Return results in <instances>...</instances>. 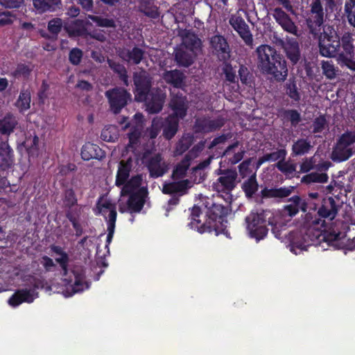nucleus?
I'll return each mask as SVG.
<instances>
[{"mask_svg":"<svg viewBox=\"0 0 355 355\" xmlns=\"http://www.w3.org/2000/svg\"><path fill=\"white\" fill-rule=\"evenodd\" d=\"M204 204L207 209L205 221L202 222L200 219L202 214L200 207L194 205L191 209V221L188 223V226L200 234L214 232L216 236L222 234L230 237V233L227 230V216L231 211L230 207L214 202L212 199L209 198Z\"/></svg>","mask_w":355,"mask_h":355,"instance_id":"obj_1","label":"nucleus"},{"mask_svg":"<svg viewBox=\"0 0 355 355\" xmlns=\"http://www.w3.org/2000/svg\"><path fill=\"white\" fill-rule=\"evenodd\" d=\"M259 67L263 73L271 76L277 82H283L288 76L287 63L284 57L269 45H261L257 49Z\"/></svg>","mask_w":355,"mask_h":355,"instance_id":"obj_2","label":"nucleus"},{"mask_svg":"<svg viewBox=\"0 0 355 355\" xmlns=\"http://www.w3.org/2000/svg\"><path fill=\"white\" fill-rule=\"evenodd\" d=\"M326 242L328 245H334V243L338 242L340 239L339 233H327L321 234L318 230L313 231L311 228H309L305 232L302 230L293 231L289 234L290 244L293 250L297 248L301 250H306L309 246L315 245V242L320 239Z\"/></svg>","mask_w":355,"mask_h":355,"instance_id":"obj_3","label":"nucleus"},{"mask_svg":"<svg viewBox=\"0 0 355 355\" xmlns=\"http://www.w3.org/2000/svg\"><path fill=\"white\" fill-rule=\"evenodd\" d=\"M333 197L323 198L317 214L308 212L305 215V223L309 226L324 227V219L333 220L337 216L340 205Z\"/></svg>","mask_w":355,"mask_h":355,"instance_id":"obj_4","label":"nucleus"},{"mask_svg":"<svg viewBox=\"0 0 355 355\" xmlns=\"http://www.w3.org/2000/svg\"><path fill=\"white\" fill-rule=\"evenodd\" d=\"M318 46L320 54L326 58H337L340 51V33L334 26L323 27V31L319 33Z\"/></svg>","mask_w":355,"mask_h":355,"instance_id":"obj_5","label":"nucleus"},{"mask_svg":"<svg viewBox=\"0 0 355 355\" xmlns=\"http://www.w3.org/2000/svg\"><path fill=\"white\" fill-rule=\"evenodd\" d=\"M354 35L349 31L340 33V51L337 54L336 60L341 67L355 71Z\"/></svg>","mask_w":355,"mask_h":355,"instance_id":"obj_6","label":"nucleus"},{"mask_svg":"<svg viewBox=\"0 0 355 355\" xmlns=\"http://www.w3.org/2000/svg\"><path fill=\"white\" fill-rule=\"evenodd\" d=\"M268 211L261 210L260 212L252 211L245 218L246 228L250 238L257 241L263 239L268 234L267 225L270 224L267 220Z\"/></svg>","mask_w":355,"mask_h":355,"instance_id":"obj_7","label":"nucleus"},{"mask_svg":"<svg viewBox=\"0 0 355 355\" xmlns=\"http://www.w3.org/2000/svg\"><path fill=\"white\" fill-rule=\"evenodd\" d=\"M135 95V101L143 103L147 99L149 94L153 91V78L144 69L133 73L132 76Z\"/></svg>","mask_w":355,"mask_h":355,"instance_id":"obj_8","label":"nucleus"},{"mask_svg":"<svg viewBox=\"0 0 355 355\" xmlns=\"http://www.w3.org/2000/svg\"><path fill=\"white\" fill-rule=\"evenodd\" d=\"M105 96L107 99L110 110L114 114H119L132 101V94L121 87H115L107 90Z\"/></svg>","mask_w":355,"mask_h":355,"instance_id":"obj_9","label":"nucleus"},{"mask_svg":"<svg viewBox=\"0 0 355 355\" xmlns=\"http://www.w3.org/2000/svg\"><path fill=\"white\" fill-rule=\"evenodd\" d=\"M309 16L306 23L309 33L315 36L319 35L324 22V12L322 0H311Z\"/></svg>","mask_w":355,"mask_h":355,"instance_id":"obj_10","label":"nucleus"},{"mask_svg":"<svg viewBox=\"0 0 355 355\" xmlns=\"http://www.w3.org/2000/svg\"><path fill=\"white\" fill-rule=\"evenodd\" d=\"M216 173L219 176L213 183V189L218 193L230 194L236 186L237 172L235 169L216 170Z\"/></svg>","mask_w":355,"mask_h":355,"instance_id":"obj_11","label":"nucleus"},{"mask_svg":"<svg viewBox=\"0 0 355 355\" xmlns=\"http://www.w3.org/2000/svg\"><path fill=\"white\" fill-rule=\"evenodd\" d=\"M150 153L149 150H146L141 154V160L146 164L150 178L155 179L162 177L168 170V164L163 161L162 156L159 153L148 158Z\"/></svg>","mask_w":355,"mask_h":355,"instance_id":"obj_12","label":"nucleus"},{"mask_svg":"<svg viewBox=\"0 0 355 355\" xmlns=\"http://www.w3.org/2000/svg\"><path fill=\"white\" fill-rule=\"evenodd\" d=\"M354 143L355 132L347 131L343 133L338 139L334 150L335 159L339 162L347 160L353 155V150L349 146Z\"/></svg>","mask_w":355,"mask_h":355,"instance_id":"obj_13","label":"nucleus"},{"mask_svg":"<svg viewBox=\"0 0 355 355\" xmlns=\"http://www.w3.org/2000/svg\"><path fill=\"white\" fill-rule=\"evenodd\" d=\"M166 95L161 88L154 87L144 102L146 103V110L150 114H157L162 110Z\"/></svg>","mask_w":355,"mask_h":355,"instance_id":"obj_14","label":"nucleus"},{"mask_svg":"<svg viewBox=\"0 0 355 355\" xmlns=\"http://www.w3.org/2000/svg\"><path fill=\"white\" fill-rule=\"evenodd\" d=\"M127 207L128 211L132 213H139L146 201L148 196V190L147 187H141L135 193L128 195Z\"/></svg>","mask_w":355,"mask_h":355,"instance_id":"obj_15","label":"nucleus"},{"mask_svg":"<svg viewBox=\"0 0 355 355\" xmlns=\"http://www.w3.org/2000/svg\"><path fill=\"white\" fill-rule=\"evenodd\" d=\"M213 54L220 61H226L230 57V49L226 39L222 35H214L210 40Z\"/></svg>","mask_w":355,"mask_h":355,"instance_id":"obj_16","label":"nucleus"},{"mask_svg":"<svg viewBox=\"0 0 355 355\" xmlns=\"http://www.w3.org/2000/svg\"><path fill=\"white\" fill-rule=\"evenodd\" d=\"M224 124L225 121L222 118L216 119L198 118L195 121L194 130L196 133H209L219 130Z\"/></svg>","mask_w":355,"mask_h":355,"instance_id":"obj_17","label":"nucleus"},{"mask_svg":"<svg viewBox=\"0 0 355 355\" xmlns=\"http://www.w3.org/2000/svg\"><path fill=\"white\" fill-rule=\"evenodd\" d=\"M271 15L282 29L289 33L296 34L297 28L291 17L281 8L271 9Z\"/></svg>","mask_w":355,"mask_h":355,"instance_id":"obj_18","label":"nucleus"},{"mask_svg":"<svg viewBox=\"0 0 355 355\" xmlns=\"http://www.w3.org/2000/svg\"><path fill=\"white\" fill-rule=\"evenodd\" d=\"M169 107L173 112L169 114L170 116L183 119L186 116L189 109V102L187 96L182 94H176L171 98Z\"/></svg>","mask_w":355,"mask_h":355,"instance_id":"obj_19","label":"nucleus"},{"mask_svg":"<svg viewBox=\"0 0 355 355\" xmlns=\"http://www.w3.org/2000/svg\"><path fill=\"white\" fill-rule=\"evenodd\" d=\"M229 22L247 45L252 44V35L250 33L248 25L242 17L233 16L230 19Z\"/></svg>","mask_w":355,"mask_h":355,"instance_id":"obj_20","label":"nucleus"},{"mask_svg":"<svg viewBox=\"0 0 355 355\" xmlns=\"http://www.w3.org/2000/svg\"><path fill=\"white\" fill-rule=\"evenodd\" d=\"M192 187L191 182L188 180H180L178 181H173L168 183H165L163 185L162 192L164 194H175L180 193L183 196L187 193L188 189Z\"/></svg>","mask_w":355,"mask_h":355,"instance_id":"obj_21","label":"nucleus"},{"mask_svg":"<svg viewBox=\"0 0 355 355\" xmlns=\"http://www.w3.org/2000/svg\"><path fill=\"white\" fill-rule=\"evenodd\" d=\"M120 58L130 64L138 65L145 58V51L137 46L132 49H123L119 53Z\"/></svg>","mask_w":355,"mask_h":355,"instance_id":"obj_22","label":"nucleus"},{"mask_svg":"<svg viewBox=\"0 0 355 355\" xmlns=\"http://www.w3.org/2000/svg\"><path fill=\"white\" fill-rule=\"evenodd\" d=\"M282 46L287 58L293 65L296 64L301 59L299 42L295 38H289L283 43Z\"/></svg>","mask_w":355,"mask_h":355,"instance_id":"obj_23","label":"nucleus"},{"mask_svg":"<svg viewBox=\"0 0 355 355\" xmlns=\"http://www.w3.org/2000/svg\"><path fill=\"white\" fill-rule=\"evenodd\" d=\"M184 46H177L174 49V60L180 67H189L194 62L196 54Z\"/></svg>","mask_w":355,"mask_h":355,"instance_id":"obj_24","label":"nucleus"},{"mask_svg":"<svg viewBox=\"0 0 355 355\" xmlns=\"http://www.w3.org/2000/svg\"><path fill=\"white\" fill-rule=\"evenodd\" d=\"M33 292L27 288L17 290L8 299V304L17 307L24 302L32 303L35 300Z\"/></svg>","mask_w":355,"mask_h":355,"instance_id":"obj_25","label":"nucleus"},{"mask_svg":"<svg viewBox=\"0 0 355 355\" xmlns=\"http://www.w3.org/2000/svg\"><path fill=\"white\" fill-rule=\"evenodd\" d=\"M81 157L85 161L96 159L101 160L105 156V153L98 145L87 142L81 148Z\"/></svg>","mask_w":355,"mask_h":355,"instance_id":"obj_26","label":"nucleus"},{"mask_svg":"<svg viewBox=\"0 0 355 355\" xmlns=\"http://www.w3.org/2000/svg\"><path fill=\"white\" fill-rule=\"evenodd\" d=\"M132 168V159L129 157L127 160L119 162L118 170L116 175L115 184L121 187L129 179L130 173Z\"/></svg>","mask_w":355,"mask_h":355,"instance_id":"obj_27","label":"nucleus"},{"mask_svg":"<svg viewBox=\"0 0 355 355\" xmlns=\"http://www.w3.org/2000/svg\"><path fill=\"white\" fill-rule=\"evenodd\" d=\"M14 162L13 150L6 142L0 144V170L6 171Z\"/></svg>","mask_w":355,"mask_h":355,"instance_id":"obj_28","label":"nucleus"},{"mask_svg":"<svg viewBox=\"0 0 355 355\" xmlns=\"http://www.w3.org/2000/svg\"><path fill=\"white\" fill-rule=\"evenodd\" d=\"M191 155H190V153H189L186 154L182 159L176 164L171 174V178L173 180H181L186 177L191 165Z\"/></svg>","mask_w":355,"mask_h":355,"instance_id":"obj_29","label":"nucleus"},{"mask_svg":"<svg viewBox=\"0 0 355 355\" xmlns=\"http://www.w3.org/2000/svg\"><path fill=\"white\" fill-rule=\"evenodd\" d=\"M288 201L292 203L284 206V211L288 216H295L300 209L304 212L306 211L307 203L300 196H293L288 199Z\"/></svg>","mask_w":355,"mask_h":355,"instance_id":"obj_30","label":"nucleus"},{"mask_svg":"<svg viewBox=\"0 0 355 355\" xmlns=\"http://www.w3.org/2000/svg\"><path fill=\"white\" fill-rule=\"evenodd\" d=\"M180 46H184L185 49L195 53V51L201 48V40L196 34L190 31H187L182 36V43Z\"/></svg>","mask_w":355,"mask_h":355,"instance_id":"obj_31","label":"nucleus"},{"mask_svg":"<svg viewBox=\"0 0 355 355\" xmlns=\"http://www.w3.org/2000/svg\"><path fill=\"white\" fill-rule=\"evenodd\" d=\"M180 120V119L170 115L166 118L164 124H162V135L166 139L171 140L175 137L178 131Z\"/></svg>","mask_w":355,"mask_h":355,"instance_id":"obj_32","label":"nucleus"},{"mask_svg":"<svg viewBox=\"0 0 355 355\" xmlns=\"http://www.w3.org/2000/svg\"><path fill=\"white\" fill-rule=\"evenodd\" d=\"M185 76L178 69L166 71L163 73L164 81L175 88H181L184 85Z\"/></svg>","mask_w":355,"mask_h":355,"instance_id":"obj_33","label":"nucleus"},{"mask_svg":"<svg viewBox=\"0 0 355 355\" xmlns=\"http://www.w3.org/2000/svg\"><path fill=\"white\" fill-rule=\"evenodd\" d=\"M33 6L38 13L54 12L61 6V0H33Z\"/></svg>","mask_w":355,"mask_h":355,"instance_id":"obj_34","label":"nucleus"},{"mask_svg":"<svg viewBox=\"0 0 355 355\" xmlns=\"http://www.w3.org/2000/svg\"><path fill=\"white\" fill-rule=\"evenodd\" d=\"M65 30L69 37H84L87 35L85 21L80 19H76L66 26Z\"/></svg>","mask_w":355,"mask_h":355,"instance_id":"obj_35","label":"nucleus"},{"mask_svg":"<svg viewBox=\"0 0 355 355\" xmlns=\"http://www.w3.org/2000/svg\"><path fill=\"white\" fill-rule=\"evenodd\" d=\"M142 180V175L140 174L132 176L122 185L123 187L121 189V195L125 196L131 193H135L137 189L141 188Z\"/></svg>","mask_w":355,"mask_h":355,"instance_id":"obj_36","label":"nucleus"},{"mask_svg":"<svg viewBox=\"0 0 355 355\" xmlns=\"http://www.w3.org/2000/svg\"><path fill=\"white\" fill-rule=\"evenodd\" d=\"M312 148L310 141L306 139H298L297 141L293 142L292 145V156H301L304 155L309 152Z\"/></svg>","mask_w":355,"mask_h":355,"instance_id":"obj_37","label":"nucleus"},{"mask_svg":"<svg viewBox=\"0 0 355 355\" xmlns=\"http://www.w3.org/2000/svg\"><path fill=\"white\" fill-rule=\"evenodd\" d=\"M17 124L16 118L10 114L6 115L0 120V133L3 135H9L13 132Z\"/></svg>","mask_w":355,"mask_h":355,"instance_id":"obj_38","label":"nucleus"},{"mask_svg":"<svg viewBox=\"0 0 355 355\" xmlns=\"http://www.w3.org/2000/svg\"><path fill=\"white\" fill-rule=\"evenodd\" d=\"M277 168L281 171L288 179H291L294 177H299L300 172L296 171V165L291 164L288 162L279 161L276 164Z\"/></svg>","mask_w":355,"mask_h":355,"instance_id":"obj_39","label":"nucleus"},{"mask_svg":"<svg viewBox=\"0 0 355 355\" xmlns=\"http://www.w3.org/2000/svg\"><path fill=\"white\" fill-rule=\"evenodd\" d=\"M109 65L112 70L117 74L119 80L122 82L123 85L125 87H128L130 85L129 76L128 75V71L125 66L120 64L119 62H110Z\"/></svg>","mask_w":355,"mask_h":355,"instance_id":"obj_40","label":"nucleus"},{"mask_svg":"<svg viewBox=\"0 0 355 355\" xmlns=\"http://www.w3.org/2000/svg\"><path fill=\"white\" fill-rule=\"evenodd\" d=\"M31 101L30 91L28 89H21L15 103V105L20 112H23L30 108Z\"/></svg>","mask_w":355,"mask_h":355,"instance_id":"obj_41","label":"nucleus"},{"mask_svg":"<svg viewBox=\"0 0 355 355\" xmlns=\"http://www.w3.org/2000/svg\"><path fill=\"white\" fill-rule=\"evenodd\" d=\"M258 188L259 184L255 174L251 175L242 185V189L248 198H252L257 191Z\"/></svg>","mask_w":355,"mask_h":355,"instance_id":"obj_42","label":"nucleus"},{"mask_svg":"<svg viewBox=\"0 0 355 355\" xmlns=\"http://www.w3.org/2000/svg\"><path fill=\"white\" fill-rule=\"evenodd\" d=\"M328 180L329 176L327 173L313 172L304 175L301 179V182L309 184L311 183H326L328 182Z\"/></svg>","mask_w":355,"mask_h":355,"instance_id":"obj_43","label":"nucleus"},{"mask_svg":"<svg viewBox=\"0 0 355 355\" xmlns=\"http://www.w3.org/2000/svg\"><path fill=\"white\" fill-rule=\"evenodd\" d=\"M280 116L284 120L289 121L293 127L297 126L302 121L301 114L297 110L283 109L280 112Z\"/></svg>","mask_w":355,"mask_h":355,"instance_id":"obj_44","label":"nucleus"},{"mask_svg":"<svg viewBox=\"0 0 355 355\" xmlns=\"http://www.w3.org/2000/svg\"><path fill=\"white\" fill-rule=\"evenodd\" d=\"M63 207L71 208L78 206V199L74 190L72 188L66 189L63 192Z\"/></svg>","mask_w":355,"mask_h":355,"instance_id":"obj_45","label":"nucleus"},{"mask_svg":"<svg viewBox=\"0 0 355 355\" xmlns=\"http://www.w3.org/2000/svg\"><path fill=\"white\" fill-rule=\"evenodd\" d=\"M32 71L33 68L29 65L24 63H19L11 74L15 78H23L24 79L27 80L31 76Z\"/></svg>","mask_w":355,"mask_h":355,"instance_id":"obj_46","label":"nucleus"},{"mask_svg":"<svg viewBox=\"0 0 355 355\" xmlns=\"http://www.w3.org/2000/svg\"><path fill=\"white\" fill-rule=\"evenodd\" d=\"M238 72L241 83L250 87H252L254 78L248 67L245 65H241Z\"/></svg>","mask_w":355,"mask_h":355,"instance_id":"obj_47","label":"nucleus"},{"mask_svg":"<svg viewBox=\"0 0 355 355\" xmlns=\"http://www.w3.org/2000/svg\"><path fill=\"white\" fill-rule=\"evenodd\" d=\"M344 10L348 23L355 27V0H345Z\"/></svg>","mask_w":355,"mask_h":355,"instance_id":"obj_48","label":"nucleus"},{"mask_svg":"<svg viewBox=\"0 0 355 355\" xmlns=\"http://www.w3.org/2000/svg\"><path fill=\"white\" fill-rule=\"evenodd\" d=\"M141 135V130L137 126H132L130 128L128 133L129 139L128 146L133 148L139 143V139Z\"/></svg>","mask_w":355,"mask_h":355,"instance_id":"obj_49","label":"nucleus"},{"mask_svg":"<svg viewBox=\"0 0 355 355\" xmlns=\"http://www.w3.org/2000/svg\"><path fill=\"white\" fill-rule=\"evenodd\" d=\"M286 94L293 100V101L299 103L301 99V95L295 81L290 82L286 86Z\"/></svg>","mask_w":355,"mask_h":355,"instance_id":"obj_50","label":"nucleus"},{"mask_svg":"<svg viewBox=\"0 0 355 355\" xmlns=\"http://www.w3.org/2000/svg\"><path fill=\"white\" fill-rule=\"evenodd\" d=\"M322 73L327 79L332 80L336 76V69L332 61H322L321 63Z\"/></svg>","mask_w":355,"mask_h":355,"instance_id":"obj_51","label":"nucleus"},{"mask_svg":"<svg viewBox=\"0 0 355 355\" xmlns=\"http://www.w3.org/2000/svg\"><path fill=\"white\" fill-rule=\"evenodd\" d=\"M74 275L75 281L72 286V291L73 293L81 292L84 291L85 288H88L87 284L84 282V277L78 273L73 271Z\"/></svg>","mask_w":355,"mask_h":355,"instance_id":"obj_52","label":"nucleus"},{"mask_svg":"<svg viewBox=\"0 0 355 355\" xmlns=\"http://www.w3.org/2000/svg\"><path fill=\"white\" fill-rule=\"evenodd\" d=\"M222 71L225 75L226 81L230 83H235L236 82L237 77L236 75V71L230 63L225 62Z\"/></svg>","mask_w":355,"mask_h":355,"instance_id":"obj_53","label":"nucleus"},{"mask_svg":"<svg viewBox=\"0 0 355 355\" xmlns=\"http://www.w3.org/2000/svg\"><path fill=\"white\" fill-rule=\"evenodd\" d=\"M193 139L191 137L181 139L176 146L175 151L178 154H182L186 152L192 145Z\"/></svg>","mask_w":355,"mask_h":355,"instance_id":"obj_54","label":"nucleus"},{"mask_svg":"<svg viewBox=\"0 0 355 355\" xmlns=\"http://www.w3.org/2000/svg\"><path fill=\"white\" fill-rule=\"evenodd\" d=\"M102 197L99 198L96 202V208L98 209V212L96 213V215L102 214L103 216L105 215L106 211H110L112 208H115L116 205L112 203L110 200H105L103 202H101Z\"/></svg>","mask_w":355,"mask_h":355,"instance_id":"obj_55","label":"nucleus"},{"mask_svg":"<svg viewBox=\"0 0 355 355\" xmlns=\"http://www.w3.org/2000/svg\"><path fill=\"white\" fill-rule=\"evenodd\" d=\"M66 218L69 220L70 223L79 221L81 215V208L76 207L71 208H65Z\"/></svg>","mask_w":355,"mask_h":355,"instance_id":"obj_56","label":"nucleus"},{"mask_svg":"<svg viewBox=\"0 0 355 355\" xmlns=\"http://www.w3.org/2000/svg\"><path fill=\"white\" fill-rule=\"evenodd\" d=\"M83 56L82 50L78 48H73L69 53V60L73 65H78Z\"/></svg>","mask_w":355,"mask_h":355,"instance_id":"obj_57","label":"nucleus"},{"mask_svg":"<svg viewBox=\"0 0 355 355\" xmlns=\"http://www.w3.org/2000/svg\"><path fill=\"white\" fill-rule=\"evenodd\" d=\"M139 10L146 16L154 19H158L160 15L159 8L154 4L144 7L141 9H139Z\"/></svg>","mask_w":355,"mask_h":355,"instance_id":"obj_58","label":"nucleus"},{"mask_svg":"<svg viewBox=\"0 0 355 355\" xmlns=\"http://www.w3.org/2000/svg\"><path fill=\"white\" fill-rule=\"evenodd\" d=\"M327 120L324 116L320 115L315 118L313 123V132L320 133L324 129Z\"/></svg>","mask_w":355,"mask_h":355,"instance_id":"obj_59","label":"nucleus"},{"mask_svg":"<svg viewBox=\"0 0 355 355\" xmlns=\"http://www.w3.org/2000/svg\"><path fill=\"white\" fill-rule=\"evenodd\" d=\"M62 26V19L60 18H55L49 21L48 30L53 34H58Z\"/></svg>","mask_w":355,"mask_h":355,"instance_id":"obj_60","label":"nucleus"},{"mask_svg":"<svg viewBox=\"0 0 355 355\" xmlns=\"http://www.w3.org/2000/svg\"><path fill=\"white\" fill-rule=\"evenodd\" d=\"M77 170V166L73 163H69L65 165H60L58 166V175L66 177L69 175L71 173L75 172Z\"/></svg>","mask_w":355,"mask_h":355,"instance_id":"obj_61","label":"nucleus"},{"mask_svg":"<svg viewBox=\"0 0 355 355\" xmlns=\"http://www.w3.org/2000/svg\"><path fill=\"white\" fill-rule=\"evenodd\" d=\"M287 152L285 149H278L277 150L267 153V156L269 162H275V161H284L285 160Z\"/></svg>","mask_w":355,"mask_h":355,"instance_id":"obj_62","label":"nucleus"},{"mask_svg":"<svg viewBox=\"0 0 355 355\" xmlns=\"http://www.w3.org/2000/svg\"><path fill=\"white\" fill-rule=\"evenodd\" d=\"M15 19V15L10 11L0 12V26L12 24Z\"/></svg>","mask_w":355,"mask_h":355,"instance_id":"obj_63","label":"nucleus"},{"mask_svg":"<svg viewBox=\"0 0 355 355\" xmlns=\"http://www.w3.org/2000/svg\"><path fill=\"white\" fill-rule=\"evenodd\" d=\"M40 263L43 266L46 272L53 271L56 267L53 259L46 255L42 257Z\"/></svg>","mask_w":355,"mask_h":355,"instance_id":"obj_64","label":"nucleus"}]
</instances>
